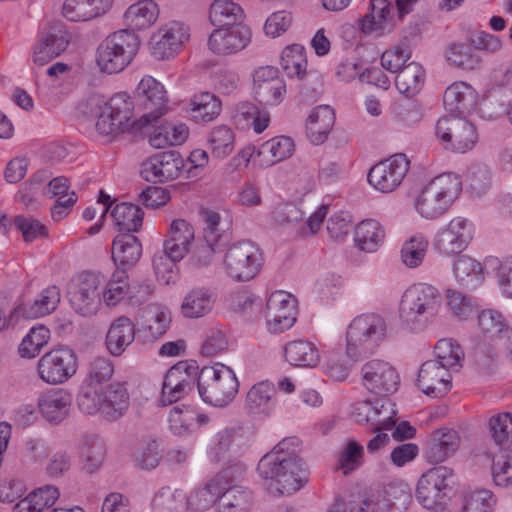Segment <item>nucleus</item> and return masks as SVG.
I'll return each mask as SVG.
<instances>
[{
	"instance_id": "1",
	"label": "nucleus",
	"mask_w": 512,
	"mask_h": 512,
	"mask_svg": "<svg viewBox=\"0 0 512 512\" xmlns=\"http://www.w3.org/2000/svg\"><path fill=\"white\" fill-rule=\"evenodd\" d=\"M299 445L297 437L284 438L260 459L257 472L272 495H290L307 482L306 469L297 456Z\"/></svg>"
},
{
	"instance_id": "2",
	"label": "nucleus",
	"mask_w": 512,
	"mask_h": 512,
	"mask_svg": "<svg viewBox=\"0 0 512 512\" xmlns=\"http://www.w3.org/2000/svg\"><path fill=\"white\" fill-rule=\"evenodd\" d=\"M78 110L85 121L95 122L99 135L113 138L129 127L134 101L127 92H118L108 101L101 95L93 94L79 105Z\"/></svg>"
},
{
	"instance_id": "3",
	"label": "nucleus",
	"mask_w": 512,
	"mask_h": 512,
	"mask_svg": "<svg viewBox=\"0 0 512 512\" xmlns=\"http://www.w3.org/2000/svg\"><path fill=\"white\" fill-rule=\"evenodd\" d=\"M442 304L443 297L439 289L427 283L413 284L401 297V323L411 332L423 331L439 315Z\"/></svg>"
},
{
	"instance_id": "4",
	"label": "nucleus",
	"mask_w": 512,
	"mask_h": 512,
	"mask_svg": "<svg viewBox=\"0 0 512 512\" xmlns=\"http://www.w3.org/2000/svg\"><path fill=\"white\" fill-rule=\"evenodd\" d=\"M462 191V182L454 173H443L421 187L413 198L417 213L424 219L435 220L445 215Z\"/></svg>"
},
{
	"instance_id": "5",
	"label": "nucleus",
	"mask_w": 512,
	"mask_h": 512,
	"mask_svg": "<svg viewBox=\"0 0 512 512\" xmlns=\"http://www.w3.org/2000/svg\"><path fill=\"white\" fill-rule=\"evenodd\" d=\"M387 323L376 313L356 316L346 330V354L352 361L363 359L377 351L387 336Z\"/></svg>"
},
{
	"instance_id": "6",
	"label": "nucleus",
	"mask_w": 512,
	"mask_h": 512,
	"mask_svg": "<svg viewBox=\"0 0 512 512\" xmlns=\"http://www.w3.org/2000/svg\"><path fill=\"white\" fill-rule=\"evenodd\" d=\"M197 388L201 399L215 407H225L233 401L239 390L234 371L222 364L198 369Z\"/></svg>"
},
{
	"instance_id": "7",
	"label": "nucleus",
	"mask_w": 512,
	"mask_h": 512,
	"mask_svg": "<svg viewBox=\"0 0 512 512\" xmlns=\"http://www.w3.org/2000/svg\"><path fill=\"white\" fill-rule=\"evenodd\" d=\"M139 43V37L128 29L107 36L96 51V62L100 70L107 74L123 71L135 57Z\"/></svg>"
},
{
	"instance_id": "8",
	"label": "nucleus",
	"mask_w": 512,
	"mask_h": 512,
	"mask_svg": "<svg viewBox=\"0 0 512 512\" xmlns=\"http://www.w3.org/2000/svg\"><path fill=\"white\" fill-rule=\"evenodd\" d=\"M453 470L436 466L421 475L416 486V499L426 509H437L447 504L453 495Z\"/></svg>"
},
{
	"instance_id": "9",
	"label": "nucleus",
	"mask_w": 512,
	"mask_h": 512,
	"mask_svg": "<svg viewBox=\"0 0 512 512\" xmlns=\"http://www.w3.org/2000/svg\"><path fill=\"white\" fill-rule=\"evenodd\" d=\"M137 108L142 114L137 120L140 128L157 122L168 111V96L164 85L150 75H145L135 90Z\"/></svg>"
},
{
	"instance_id": "10",
	"label": "nucleus",
	"mask_w": 512,
	"mask_h": 512,
	"mask_svg": "<svg viewBox=\"0 0 512 512\" xmlns=\"http://www.w3.org/2000/svg\"><path fill=\"white\" fill-rule=\"evenodd\" d=\"M264 259L260 249L250 241L231 245L224 254L222 266L230 278L245 282L260 272Z\"/></svg>"
},
{
	"instance_id": "11",
	"label": "nucleus",
	"mask_w": 512,
	"mask_h": 512,
	"mask_svg": "<svg viewBox=\"0 0 512 512\" xmlns=\"http://www.w3.org/2000/svg\"><path fill=\"white\" fill-rule=\"evenodd\" d=\"M476 232L473 221L455 216L441 226L433 237V248L445 257L462 253L471 244Z\"/></svg>"
},
{
	"instance_id": "12",
	"label": "nucleus",
	"mask_w": 512,
	"mask_h": 512,
	"mask_svg": "<svg viewBox=\"0 0 512 512\" xmlns=\"http://www.w3.org/2000/svg\"><path fill=\"white\" fill-rule=\"evenodd\" d=\"M190 39V28L181 21L172 20L159 26L150 36L148 47L158 61L178 55Z\"/></svg>"
},
{
	"instance_id": "13",
	"label": "nucleus",
	"mask_w": 512,
	"mask_h": 512,
	"mask_svg": "<svg viewBox=\"0 0 512 512\" xmlns=\"http://www.w3.org/2000/svg\"><path fill=\"white\" fill-rule=\"evenodd\" d=\"M436 137L447 149L457 153L471 150L478 140L475 126L465 116L441 117L435 126Z\"/></svg>"
},
{
	"instance_id": "14",
	"label": "nucleus",
	"mask_w": 512,
	"mask_h": 512,
	"mask_svg": "<svg viewBox=\"0 0 512 512\" xmlns=\"http://www.w3.org/2000/svg\"><path fill=\"white\" fill-rule=\"evenodd\" d=\"M410 169V160L405 154L398 153L372 166L367 181L381 193L395 191L403 182Z\"/></svg>"
},
{
	"instance_id": "15",
	"label": "nucleus",
	"mask_w": 512,
	"mask_h": 512,
	"mask_svg": "<svg viewBox=\"0 0 512 512\" xmlns=\"http://www.w3.org/2000/svg\"><path fill=\"white\" fill-rule=\"evenodd\" d=\"M224 470L231 475L223 480V492L219 496V512H249L253 505V492L245 486L237 485L246 472L243 464L237 463Z\"/></svg>"
},
{
	"instance_id": "16",
	"label": "nucleus",
	"mask_w": 512,
	"mask_h": 512,
	"mask_svg": "<svg viewBox=\"0 0 512 512\" xmlns=\"http://www.w3.org/2000/svg\"><path fill=\"white\" fill-rule=\"evenodd\" d=\"M37 371L44 382L62 384L76 373L77 357L71 349H53L39 359Z\"/></svg>"
},
{
	"instance_id": "17",
	"label": "nucleus",
	"mask_w": 512,
	"mask_h": 512,
	"mask_svg": "<svg viewBox=\"0 0 512 512\" xmlns=\"http://www.w3.org/2000/svg\"><path fill=\"white\" fill-rule=\"evenodd\" d=\"M363 386L370 392L379 396H388L398 390L400 376L396 368L382 359H372L363 364L361 368Z\"/></svg>"
},
{
	"instance_id": "18",
	"label": "nucleus",
	"mask_w": 512,
	"mask_h": 512,
	"mask_svg": "<svg viewBox=\"0 0 512 512\" xmlns=\"http://www.w3.org/2000/svg\"><path fill=\"white\" fill-rule=\"evenodd\" d=\"M198 365L196 362H179L171 367L165 376L161 402L170 405L187 395L197 383Z\"/></svg>"
},
{
	"instance_id": "19",
	"label": "nucleus",
	"mask_w": 512,
	"mask_h": 512,
	"mask_svg": "<svg viewBox=\"0 0 512 512\" xmlns=\"http://www.w3.org/2000/svg\"><path fill=\"white\" fill-rule=\"evenodd\" d=\"M70 34L62 24H55L42 32L31 48L32 62L44 66L60 56L70 43Z\"/></svg>"
},
{
	"instance_id": "20",
	"label": "nucleus",
	"mask_w": 512,
	"mask_h": 512,
	"mask_svg": "<svg viewBox=\"0 0 512 512\" xmlns=\"http://www.w3.org/2000/svg\"><path fill=\"white\" fill-rule=\"evenodd\" d=\"M296 300L284 291L273 292L266 303V327L271 333H282L296 321Z\"/></svg>"
},
{
	"instance_id": "21",
	"label": "nucleus",
	"mask_w": 512,
	"mask_h": 512,
	"mask_svg": "<svg viewBox=\"0 0 512 512\" xmlns=\"http://www.w3.org/2000/svg\"><path fill=\"white\" fill-rule=\"evenodd\" d=\"M185 166L179 152L170 150L157 153L141 165V175L149 182L161 183L177 179Z\"/></svg>"
},
{
	"instance_id": "22",
	"label": "nucleus",
	"mask_w": 512,
	"mask_h": 512,
	"mask_svg": "<svg viewBox=\"0 0 512 512\" xmlns=\"http://www.w3.org/2000/svg\"><path fill=\"white\" fill-rule=\"evenodd\" d=\"M253 93L257 102L264 106L279 105L286 94V84L273 66L257 68L253 73Z\"/></svg>"
},
{
	"instance_id": "23",
	"label": "nucleus",
	"mask_w": 512,
	"mask_h": 512,
	"mask_svg": "<svg viewBox=\"0 0 512 512\" xmlns=\"http://www.w3.org/2000/svg\"><path fill=\"white\" fill-rule=\"evenodd\" d=\"M252 34L246 26L215 28L208 37V49L218 56H230L244 50Z\"/></svg>"
},
{
	"instance_id": "24",
	"label": "nucleus",
	"mask_w": 512,
	"mask_h": 512,
	"mask_svg": "<svg viewBox=\"0 0 512 512\" xmlns=\"http://www.w3.org/2000/svg\"><path fill=\"white\" fill-rule=\"evenodd\" d=\"M99 280L94 274H86L68 293L72 308L82 316L95 314L101 304Z\"/></svg>"
},
{
	"instance_id": "25",
	"label": "nucleus",
	"mask_w": 512,
	"mask_h": 512,
	"mask_svg": "<svg viewBox=\"0 0 512 512\" xmlns=\"http://www.w3.org/2000/svg\"><path fill=\"white\" fill-rule=\"evenodd\" d=\"M417 384L426 395L440 398L450 391L452 376L439 363L428 360L419 370Z\"/></svg>"
},
{
	"instance_id": "26",
	"label": "nucleus",
	"mask_w": 512,
	"mask_h": 512,
	"mask_svg": "<svg viewBox=\"0 0 512 512\" xmlns=\"http://www.w3.org/2000/svg\"><path fill=\"white\" fill-rule=\"evenodd\" d=\"M370 6V12L360 21L361 31L374 36L388 33L396 16L394 4L388 0H370Z\"/></svg>"
},
{
	"instance_id": "27",
	"label": "nucleus",
	"mask_w": 512,
	"mask_h": 512,
	"mask_svg": "<svg viewBox=\"0 0 512 512\" xmlns=\"http://www.w3.org/2000/svg\"><path fill=\"white\" fill-rule=\"evenodd\" d=\"M443 103L450 115L465 116L475 111L478 94L470 84L457 81L446 88Z\"/></svg>"
},
{
	"instance_id": "28",
	"label": "nucleus",
	"mask_w": 512,
	"mask_h": 512,
	"mask_svg": "<svg viewBox=\"0 0 512 512\" xmlns=\"http://www.w3.org/2000/svg\"><path fill=\"white\" fill-rule=\"evenodd\" d=\"M276 390L269 381H261L253 385L246 395L245 409L247 413L259 419L268 418L276 407Z\"/></svg>"
},
{
	"instance_id": "29",
	"label": "nucleus",
	"mask_w": 512,
	"mask_h": 512,
	"mask_svg": "<svg viewBox=\"0 0 512 512\" xmlns=\"http://www.w3.org/2000/svg\"><path fill=\"white\" fill-rule=\"evenodd\" d=\"M71 406L72 395L62 388L50 389L38 399L41 415L46 421L54 424H59L68 417Z\"/></svg>"
},
{
	"instance_id": "30",
	"label": "nucleus",
	"mask_w": 512,
	"mask_h": 512,
	"mask_svg": "<svg viewBox=\"0 0 512 512\" xmlns=\"http://www.w3.org/2000/svg\"><path fill=\"white\" fill-rule=\"evenodd\" d=\"M229 475H231L230 470H222L202 487L191 491L189 496H186V509L205 511L212 507L223 492V480Z\"/></svg>"
},
{
	"instance_id": "31",
	"label": "nucleus",
	"mask_w": 512,
	"mask_h": 512,
	"mask_svg": "<svg viewBox=\"0 0 512 512\" xmlns=\"http://www.w3.org/2000/svg\"><path fill=\"white\" fill-rule=\"evenodd\" d=\"M295 150L293 140L287 136H277L263 142L254 154V162L269 168L292 156Z\"/></svg>"
},
{
	"instance_id": "32",
	"label": "nucleus",
	"mask_w": 512,
	"mask_h": 512,
	"mask_svg": "<svg viewBox=\"0 0 512 512\" xmlns=\"http://www.w3.org/2000/svg\"><path fill=\"white\" fill-rule=\"evenodd\" d=\"M208 420L206 415L187 405L174 406L168 416L169 429L178 436L195 432L199 427L207 424Z\"/></svg>"
},
{
	"instance_id": "33",
	"label": "nucleus",
	"mask_w": 512,
	"mask_h": 512,
	"mask_svg": "<svg viewBox=\"0 0 512 512\" xmlns=\"http://www.w3.org/2000/svg\"><path fill=\"white\" fill-rule=\"evenodd\" d=\"M113 0H65L63 15L73 22H86L104 15Z\"/></svg>"
},
{
	"instance_id": "34",
	"label": "nucleus",
	"mask_w": 512,
	"mask_h": 512,
	"mask_svg": "<svg viewBox=\"0 0 512 512\" xmlns=\"http://www.w3.org/2000/svg\"><path fill=\"white\" fill-rule=\"evenodd\" d=\"M216 299L217 294L211 288L195 287L185 295L181 312L186 318H202L213 310Z\"/></svg>"
},
{
	"instance_id": "35",
	"label": "nucleus",
	"mask_w": 512,
	"mask_h": 512,
	"mask_svg": "<svg viewBox=\"0 0 512 512\" xmlns=\"http://www.w3.org/2000/svg\"><path fill=\"white\" fill-rule=\"evenodd\" d=\"M334 124V110L328 105L317 106L307 117V136L314 145H320L326 141Z\"/></svg>"
},
{
	"instance_id": "36",
	"label": "nucleus",
	"mask_w": 512,
	"mask_h": 512,
	"mask_svg": "<svg viewBox=\"0 0 512 512\" xmlns=\"http://www.w3.org/2000/svg\"><path fill=\"white\" fill-rule=\"evenodd\" d=\"M130 406L125 382H113L103 389V417L110 421L122 418Z\"/></svg>"
},
{
	"instance_id": "37",
	"label": "nucleus",
	"mask_w": 512,
	"mask_h": 512,
	"mask_svg": "<svg viewBox=\"0 0 512 512\" xmlns=\"http://www.w3.org/2000/svg\"><path fill=\"white\" fill-rule=\"evenodd\" d=\"M460 446L457 431L443 428L435 432L426 449V458L430 463H441L455 454Z\"/></svg>"
},
{
	"instance_id": "38",
	"label": "nucleus",
	"mask_w": 512,
	"mask_h": 512,
	"mask_svg": "<svg viewBox=\"0 0 512 512\" xmlns=\"http://www.w3.org/2000/svg\"><path fill=\"white\" fill-rule=\"evenodd\" d=\"M135 339V325L126 316L112 322L106 335V347L111 355L120 356Z\"/></svg>"
},
{
	"instance_id": "39",
	"label": "nucleus",
	"mask_w": 512,
	"mask_h": 512,
	"mask_svg": "<svg viewBox=\"0 0 512 512\" xmlns=\"http://www.w3.org/2000/svg\"><path fill=\"white\" fill-rule=\"evenodd\" d=\"M452 273L458 285L465 289H476L484 281L482 264L468 255L454 259Z\"/></svg>"
},
{
	"instance_id": "40",
	"label": "nucleus",
	"mask_w": 512,
	"mask_h": 512,
	"mask_svg": "<svg viewBox=\"0 0 512 512\" xmlns=\"http://www.w3.org/2000/svg\"><path fill=\"white\" fill-rule=\"evenodd\" d=\"M159 17L158 4L153 0H140L128 7L124 20L130 31H140L151 27Z\"/></svg>"
},
{
	"instance_id": "41",
	"label": "nucleus",
	"mask_w": 512,
	"mask_h": 512,
	"mask_svg": "<svg viewBox=\"0 0 512 512\" xmlns=\"http://www.w3.org/2000/svg\"><path fill=\"white\" fill-rule=\"evenodd\" d=\"M353 239L358 249L373 253L383 244L385 231L378 221L365 219L355 226Z\"/></svg>"
},
{
	"instance_id": "42",
	"label": "nucleus",
	"mask_w": 512,
	"mask_h": 512,
	"mask_svg": "<svg viewBox=\"0 0 512 512\" xmlns=\"http://www.w3.org/2000/svg\"><path fill=\"white\" fill-rule=\"evenodd\" d=\"M142 254L139 239L131 233L117 235L113 240L112 259L121 269L133 266Z\"/></svg>"
},
{
	"instance_id": "43",
	"label": "nucleus",
	"mask_w": 512,
	"mask_h": 512,
	"mask_svg": "<svg viewBox=\"0 0 512 512\" xmlns=\"http://www.w3.org/2000/svg\"><path fill=\"white\" fill-rule=\"evenodd\" d=\"M61 299L60 289L48 286L43 289L32 301L19 307L22 315L28 319H36L46 316L56 309Z\"/></svg>"
},
{
	"instance_id": "44",
	"label": "nucleus",
	"mask_w": 512,
	"mask_h": 512,
	"mask_svg": "<svg viewBox=\"0 0 512 512\" xmlns=\"http://www.w3.org/2000/svg\"><path fill=\"white\" fill-rule=\"evenodd\" d=\"M242 7L232 0H214L209 10V20L216 28L243 26Z\"/></svg>"
},
{
	"instance_id": "45",
	"label": "nucleus",
	"mask_w": 512,
	"mask_h": 512,
	"mask_svg": "<svg viewBox=\"0 0 512 512\" xmlns=\"http://www.w3.org/2000/svg\"><path fill=\"white\" fill-rule=\"evenodd\" d=\"M477 327L484 341L497 342L503 340L508 324L501 312L485 309L477 313Z\"/></svg>"
},
{
	"instance_id": "46",
	"label": "nucleus",
	"mask_w": 512,
	"mask_h": 512,
	"mask_svg": "<svg viewBox=\"0 0 512 512\" xmlns=\"http://www.w3.org/2000/svg\"><path fill=\"white\" fill-rule=\"evenodd\" d=\"M189 135L188 127L183 123L165 122L148 135L152 147L161 149L166 146L180 145L186 141Z\"/></svg>"
},
{
	"instance_id": "47",
	"label": "nucleus",
	"mask_w": 512,
	"mask_h": 512,
	"mask_svg": "<svg viewBox=\"0 0 512 512\" xmlns=\"http://www.w3.org/2000/svg\"><path fill=\"white\" fill-rule=\"evenodd\" d=\"M425 76L426 73L422 65L417 62H410L397 72L396 88L401 94L413 97L421 91Z\"/></svg>"
},
{
	"instance_id": "48",
	"label": "nucleus",
	"mask_w": 512,
	"mask_h": 512,
	"mask_svg": "<svg viewBox=\"0 0 512 512\" xmlns=\"http://www.w3.org/2000/svg\"><path fill=\"white\" fill-rule=\"evenodd\" d=\"M111 217L119 231L132 234L142 227L144 212L136 204L121 202L114 206Z\"/></svg>"
},
{
	"instance_id": "49",
	"label": "nucleus",
	"mask_w": 512,
	"mask_h": 512,
	"mask_svg": "<svg viewBox=\"0 0 512 512\" xmlns=\"http://www.w3.org/2000/svg\"><path fill=\"white\" fill-rule=\"evenodd\" d=\"M188 110L195 120L211 122L220 115L222 103L216 95L202 92L190 99Z\"/></svg>"
},
{
	"instance_id": "50",
	"label": "nucleus",
	"mask_w": 512,
	"mask_h": 512,
	"mask_svg": "<svg viewBox=\"0 0 512 512\" xmlns=\"http://www.w3.org/2000/svg\"><path fill=\"white\" fill-rule=\"evenodd\" d=\"M170 321L168 309L157 304L148 305L142 312V327L153 339H158L165 334Z\"/></svg>"
},
{
	"instance_id": "51",
	"label": "nucleus",
	"mask_w": 512,
	"mask_h": 512,
	"mask_svg": "<svg viewBox=\"0 0 512 512\" xmlns=\"http://www.w3.org/2000/svg\"><path fill=\"white\" fill-rule=\"evenodd\" d=\"M286 360L293 366L315 367L319 362V353L309 341H293L285 348Z\"/></svg>"
},
{
	"instance_id": "52",
	"label": "nucleus",
	"mask_w": 512,
	"mask_h": 512,
	"mask_svg": "<svg viewBox=\"0 0 512 512\" xmlns=\"http://www.w3.org/2000/svg\"><path fill=\"white\" fill-rule=\"evenodd\" d=\"M280 64L289 78L302 79L307 70L305 48L300 44L285 47L281 53Z\"/></svg>"
},
{
	"instance_id": "53",
	"label": "nucleus",
	"mask_w": 512,
	"mask_h": 512,
	"mask_svg": "<svg viewBox=\"0 0 512 512\" xmlns=\"http://www.w3.org/2000/svg\"><path fill=\"white\" fill-rule=\"evenodd\" d=\"M150 506L152 512H184L186 495L182 490L162 487L154 494Z\"/></svg>"
},
{
	"instance_id": "54",
	"label": "nucleus",
	"mask_w": 512,
	"mask_h": 512,
	"mask_svg": "<svg viewBox=\"0 0 512 512\" xmlns=\"http://www.w3.org/2000/svg\"><path fill=\"white\" fill-rule=\"evenodd\" d=\"M434 354L435 359L431 361L439 363L450 373L458 371L464 356L462 348L453 339L439 340L435 345Z\"/></svg>"
},
{
	"instance_id": "55",
	"label": "nucleus",
	"mask_w": 512,
	"mask_h": 512,
	"mask_svg": "<svg viewBox=\"0 0 512 512\" xmlns=\"http://www.w3.org/2000/svg\"><path fill=\"white\" fill-rule=\"evenodd\" d=\"M79 410L87 415L100 413L103 416V387L83 382L76 398Z\"/></svg>"
},
{
	"instance_id": "56",
	"label": "nucleus",
	"mask_w": 512,
	"mask_h": 512,
	"mask_svg": "<svg viewBox=\"0 0 512 512\" xmlns=\"http://www.w3.org/2000/svg\"><path fill=\"white\" fill-rule=\"evenodd\" d=\"M447 62L463 70H475L481 65V58L473 48L466 43H453L445 53Z\"/></svg>"
},
{
	"instance_id": "57",
	"label": "nucleus",
	"mask_w": 512,
	"mask_h": 512,
	"mask_svg": "<svg viewBox=\"0 0 512 512\" xmlns=\"http://www.w3.org/2000/svg\"><path fill=\"white\" fill-rule=\"evenodd\" d=\"M133 465L141 470L155 469L162 459L159 444L154 439L141 441L132 453Z\"/></svg>"
},
{
	"instance_id": "58",
	"label": "nucleus",
	"mask_w": 512,
	"mask_h": 512,
	"mask_svg": "<svg viewBox=\"0 0 512 512\" xmlns=\"http://www.w3.org/2000/svg\"><path fill=\"white\" fill-rule=\"evenodd\" d=\"M429 242L422 234H416L406 240L401 248L402 263L411 269L419 267L426 256Z\"/></svg>"
},
{
	"instance_id": "59",
	"label": "nucleus",
	"mask_w": 512,
	"mask_h": 512,
	"mask_svg": "<svg viewBox=\"0 0 512 512\" xmlns=\"http://www.w3.org/2000/svg\"><path fill=\"white\" fill-rule=\"evenodd\" d=\"M129 293V282L126 270L117 269L105 284L102 292L104 303L113 307L122 301Z\"/></svg>"
},
{
	"instance_id": "60",
	"label": "nucleus",
	"mask_w": 512,
	"mask_h": 512,
	"mask_svg": "<svg viewBox=\"0 0 512 512\" xmlns=\"http://www.w3.org/2000/svg\"><path fill=\"white\" fill-rule=\"evenodd\" d=\"M105 454L106 447L102 439L96 436L86 438L80 450L83 468L89 473L96 471L102 465Z\"/></svg>"
},
{
	"instance_id": "61",
	"label": "nucleus",
	"mask_w": 512,
	"mask_h": 512,
	"mask_svg": "<svg viewBox=\"0 0 512 512\" xmlns=\"http://www.w3.org/2000/svg\"><path fill=\"white\" fill-rule=\"evenodd\" d=\"M208 144L213 156L220 159L226 158L234 150L235 134L226 125L216 126L208 135Z\"/></svg>"
},
{
	"instance_id": "62",
	"label": "nucleus",
	"mask_w": 512,
	"mask_h": 512,
	"mask_svg": "<svg viewBox=\"0 0 512 512\" xmlns=\"http://www.w3.org/2000/svg\"><path fill=\"white\" fill-rule=\"evenodd\" d=\"M447 300L452 316L459 321H467L478 313L477 301L459 291L447 290Z\"/></svg>"
},
{
	"instance_id": "63",
	"label": "nucleus",
	"mask_w": 512,
	"mask_h": 512,
	"mask_svg": "<svg viewBox=\"0 0 512 512\" xmlns=\"http://www.w3.org/2000/svg\"><path fill=\"white\" fill-rule=\"evenodd\" d=\"M484 264L495 272L501 293L507 298H512V256L502 260L488 256Z\"/></svg>"
},
{
	"instance_id": "64",
	"label": "nucleus",
	"mask_w": 512,
	"mask_h": 512,
	"mask_svg": "<svg viewBox=\"0 0 512 512\" xmlns=\"http://www.w3.org/2000/svg\"><path fill=\"white\" fill-rule=\"evenodd\" d=\"M496 498L487 489H479L464 494L460 512H492Z\"/></svg>"
}]
</instances>
